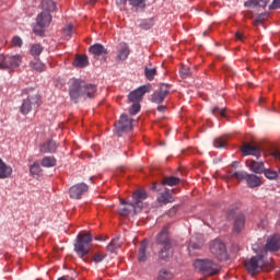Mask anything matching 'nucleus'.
Listing matches in <instances>:
<instances>
[{
	"label": "nucleus",
	"mask_w": 280,
	"mask_h": 280,
	"mask_svg": "<svg viewBox=\"0 0 280 280\" xmlns=\"http://www.w3.org/2000/svg\"><path fill=\"white\" fill-rule=\"evenodd\" d=\"M70 100L78 104L80 97L93 100L97 95V86L95 84L86 83L85 81L74 79L69 86Z\"/></svg>",
	"instance_id": "1"
},
{
	"label": "nucleus",
	"mask_w": 280,
	"mask_h": 280,
	"mask_svg": "<svg viewBox=\"0 0 280 280\" xmlns=\"http://www.w3.org/2000/svg\"><path fill=\"white\" fill-rule=\"evenodd\" d=\"M245 268L249 275L255 277L259 272H270L275 269V266L270 262H265L264 255H257L245 261Z\"/></svg>",
	"instance_id": "2"
},
{
	"label": "nucleus",
	"mask_w": 280,
	"mask_h": 280,
	"mask_svg": "<svg viewBox=\"0 0 280 280\" xmlns=\"http://www.w3.org/2000/svg\"><path fill=\"white\" fill-rule=\"evenodd\" d=\"M192 266L203 277H213V275H218L222 270V267L210 258L196 259Z\"/></svg>",
	"instance_id": "3"
},
{
	"label": "nucleus",
	"mask_w": 280,
	"mask_h": 280,
	"mask_svg": "<svg viewBox=\"0 0 280 280\" xmlns=\"http://www.w3.org/2000/svg\"><path fill=\"white\" fill-rule=\"evenodd\" d=\"M92 242L93 236H91V233L81 232L78 234L74 242V253H77L78 257L82 259V257H86V255H89Z\"/></svg>",
	"instance_id": "4"
},
{
	"label": "nucleus",
	"mask_w": 280,
	"mask_h": 280,
	"mask_svg": "<svg viewBox=\"0 0 280 280\" xmlns=\"http://www.w3.org/2000/svg\"><path fill=\"white\" fill-rule=\"evenodd\" d=\"M23 62L21 55H3L0 54V69H19Z\"/></svg>",
	"instance_id": "5"
},
{
	"label": "nucleus",
	"mask_w": 280,
	"mask_h": 280,
	"mask_svg": "<svg viewBox=\"0 0 280 280\" xmlns=\"http://www.w3.org/2000/svg\"><path fill=\"white\" fill-rule=\"evenodd\" d=\"M38 106H40V96H38L36 93H33L23 100L20 112L22 115H28V113H32V110H35V108H38Z\"/></svg>",
	"instance_id": "6"
},
{
	"label": "nucleus",
	"mask_w": 280,
	"mask_h": 280,
	"mask_svg": "<svg viewBox=\"0 0 280 280\" xmlns=\"http://www.w3.org/2000/svg\"><path fill=\"white\" fill-rule=\"evenodd\" d=\"M210 253L219 259V261H224L228 259L226 246L220 240H214L210 243Z\"/></svg>",
	"instance_id": "7"
},
{
	"label": "nucleus",
	"mask_w": 280,
	"mask_h": 280,
	"mask_svg": "<svg viewBox=\"0 0 280 280\" xmlns=\"http://www.w3.org/2000/svg\"><path fill=\"white\" fill-rule=\"evenodd\" d=\"M150 91H152V84L148 83L145 85H141L129 93L128 100L131 103L140 104L141 100H143V95H145V93H150Z\"/></svg>",
	"instance_id": "8"
},
{
	"label": "nucleus",
	"mask_w": 280,
	"mask_h": 280,
	"mask_svg": "<svg viewBox=\"0 0 280 280\" xmlns=\"http://www.w3.org/2000/svg\"><path fill=\"white\" fill-rule=\"evenodd\" d=\"M170 84L162 83L158 91L153 92L151 95V102L153 104H163L165 102V97L170 95Z\"/></svg>",
	"instance_id": "9"
},
{
	"label": "nucleus",
	"mask_w": 280,
	"mask_h": 280,
	"mask_svg": "<svg viewBox=\"0 0 280 280\" xmlns=\"http://www.w3.org/2000/svg\"><path fill=\"white\" fill-rule=\"evenodd\" d=\"M132 121H135L132 118L128 117L126 114H122L115 125L117 133L130 132V130L133 128Z\"/></svg>",
	"instance_id": "10"
},
{
	"label": "nucleus",
	"mask_w": 280,
	"mask_h": 280,
	"mask_svg": "<svg viewBox=\"0 0 280 280\" xmlns=\"http://www.w3.org/2000/svg\"><path fill=\"white\" fill-rule=\"evenodd\" d=\"M88 191H89V185L84 183H79L70 187L69 195H70V198H72L73 200H80V198H82L84 194H86Z\"/></svg>",
	"instance_id": "11"
},
{
	"label": "nucleus",
	"mask_w": 280,
	"mask_h": 280,
	"mask_svg": "<svg viewBox=\"0 0 280 280\" xmlns=\"http://www.w3.org/2000/svg\"><path fill=\"white\" fill-rule=\"evenodd\" d=\"M156 244L160 246H172V238H170V225H165L155 237Z\"/></svg>",
	"instance_id": "12"
},
{
	"label": "nucleus",
	"mask_w": 280,
	"mask_h": 280,
	"mask_svg": "<svg viewBox=\"0 0 280 280\" xmlns=\"http://www.w3.org/2000/svg\"><path fill=\"white\" fill-rule=\"evenodd\" d=\"M244 156H259L261 155V148L259 145H253L250 143H244L241 148Z\"/></svg>",
	"instance_id": "13"
},
{
	"label": "nucleus",
	"mask_w": 280,
	"mask_h": 280,
	"mask_svg": "<svg viewBox=\"0 0 280 280\" xmlns=\"http://www.w3.org/2000/svg\"><path fill=\"white\" fill-rule=\"evenodd\" d=\"M266 250L269 253H277L280 250V235L279 234H273L267 240Z\"/></svg>",
	"instance_id": "14"
},
{
	"label": "nucleus",
	"mask_w": 280,
	"mask_h": 280,
	"mask_svg": "<svg viewBox=\"0 0 280 280\" xmlns=\"http://www.w3.org/2000/svg\"><path fill=\"white\" fill-rule=\"evenodd\" d=\"M150 258V252H148V240H143L140 243V247L138 249V261L140 264H145Z\"/></svg>",
	"instance_id": "15"
},
{
	"label": "nucleus",
	"mask_w": 280,
	"mask_h": 280,
	"mask_svg": "<svg viewBox=\"0 0 280 280\" xmlns=\"http://www.w3.org/2000/svg\"><path fill=\"white\" fill-rule=\"evenodd\" d=\"M57 150L58 143L54 140H48L39 147V152H42V154H54Z\"/></svg>",
	"instance_id": "16"
},
{
	"label": "nucleus",
	"mask_w": 280,
	"mask_h": 280,
	"mask_svg": "<svg viewBox=\"0 0 280 280\" xmlns=\"http://www.w3.org/2000/svg\"><path fill=\"white\" fill-rule=\"evenodd\" d=\"M246 228V215L244 213L236 214L233 224L234 233H242L243 229Z\"/></svg>",
	"instance_id": "17"
},
{
	"label": "nucleus",
	"mask_w": 280,
	"mask_h": 280,
	"mask_svg": "<svg viewBox=\"0 0 280 280\" xmlns=\"http://www.w3.org/2000/svg\"><path fill=\"white\" fill-rule=\"evenodd\" d=\"M36 23L38 27H49L51 25V13L43 11L37 15Z\"/></svg>",
	"instance_id": "18"
},
{
	"label": "nucleus",
	"mask_w": 280,
	"mask_h": 280,
	"mask_svg": "<svg viewBox=\"0 0 280 280\" xmlns=\"http://www.w3.org/2000/svg\"><path fill=\"white\" fill-rule=\"evenodd\" d=\"M247 167L250 170V172H254V174H264L266 170L264 162H257L255 160L249 161Z\"/></svg>",
	"instance_id": "19"
},
{
	"label": "nucleus",
	"mask_w": 280,
	"mask_h": 280,
	"mask_svg": "<svg viewBox=\"0 0 280 280\" xmlns=\"http://www.w3.org/2000/svg\"><path fill=\"white\" fill-rule=\"evenodd\" d=\"M132 198L135 200L133 205H136V211H137V209H141V202H143V200L148 198V194L145 192V190H136L132 194Z\"/></svg>",
	"instance_id": "20"
},
{
	"label": "nucleus",
	"mask_w": 280,
	"mask_h": 280,
	"mask_svg": "<svg viewBox=\"0 0 280 280\" xmlns=\"http://www.w3.org/2000/svg\"><path fill=\"white\" fill-rule=\"evenodd\" d=\"M173 255L174 250L172 249V245H162V248L159 252V259L167 261Z\"/></svg>",
	"instance_id": "21"
},
{
	"label": "nucleus",
	"mask_w": 280,
	"mask_h": 280,
	"mask_svg": "<svg viewBox=\"0 0 280 280\" xmlns=\"http://www.w3.org/2000/svg\"><path fill=\"white\" fill-rule=\"evenodd\" d=\"M245 180L250 189H255V187H261V178L255 174L247 173V177Z\"/></svg>",
	"instance_id": "22"
},
{
	"label": "nucleus",
	"mask_w": 280,
	"mask_h": 280,
	"mask_svg": "<svg viewBox=\"0 0 280 280\" xmlns=\"http://www.w3.org/2000/svg\"><path fill=\"white\" fill-rule=\"evenodd\" d=\"M117 49H118V55H117L118 60H127L128 56H130V48H128V44L120 43Z\"/></svg>",
	"instance_id": "23"
},
{
	"label": "nucleus",
	"mask_w": 280,
	"mask_h": 280,
	"mask_svg": "<svg viewBox=\"0 0 280 280\" xmlns=\"http://www.w3.org/2000/svg\"><path fill=\"white\" fill-rule=\"evenodd\" d=\"M72 65L78 69H84V67H89V57L86 55H77Z\"/></svg>",
	"instance_id": "24"
},
{
	"label": "nucleus",
	"mask_w": 280,
	"mask_h": 280,
	"mask_svg": "<svg viewBox=\"0 0 280 280\" xmlns=\"http://www.w3.org/2000/svg\"><path fill=\"white\" fill-rule=\"evenodd\" d=\"M10 176H12V166L5 164V162L0 159V178H10Z\"/></svg>",
	"instance_id": "25"
},
{
	"label": "nucleus",
	"mask_w": 280,
	"mask_h": 280,
	"mask_svg": "<svg viewBox=\"0 0 280 280\" xmlns=\"http://www.w3.org/2000/svg\"><path fill=\"white\" fill-rule=\"evenodd\" d=\"M90 54L93 56H102L106 55V48L102 44H94L93 46L90 47Z\"/></svg>",
	"instance_id": "26"
},
{
	"label": "nucleus",
	"mask_w": 280,
	"mask_h": 280,
	"mask_svg": "<svg viewBox=\"0 0 280 280\" xmlns=\"http://www.w3.org/2000/svg\"><path fill=\"white\" fill-rule=\"evenodd\" d=\"M42 8L44 12H55L56 11V2L54 0H42Z\"/></svg>",
	"instance_id": "27"
},
{
	"label": "nucleus",
	"mask_w": 280,
	"mask_h": 280,
	"mask_svg": "<svg viewBox=\"0 0 280 280\" xmlns=\"http://www.w3.org/2000/svg\"><path fill=\"white\" fill-rule=\"evenodd\" d=\"M244 5L246 8H250V7L257 8V5L259 8H266V5H268V0H248L244 3Z\"/></svg>",
	"instance_id": "28"
},
{
	"label": "nucleus",
	"mask_w": 280,
	"mask_h": 280,
	"mask_svg": "<svg viewBox=\"0 0 280 280\" xmlns=\"http://www.w3.org/2000/svg\"><path fill=\"white\" fill-rule=\"evenodd\" d=\"M158 202H162V205H168V202H174V197L170 194V191H164L158 197Z\"/></svg>",
	"instance_id": "29"
},
{
	"label": "nucleus",
	"mask_w": 280,
	"mask_h": 280,
	"mask_svg": "<svg viewBox=\"0 0 280 280\" xmlns=\"http://www.w3.org/2000/svg\"><path fill=\"white\" fill-rule=\"evenodd\" d=\"M226 145H229V140L226 139V136L219 137L213 140L214 148L222 149V148H226Z\"/></svg>",
	"instance_id": "30"
},
{
	"label": "nucleus",
	"mask_w": 280,
	"mask_h": 280,
	"mask_svg": "<svg viewBox=\"0 0 280 280\" xmlns=\"http://www.w3.org/2000/svg\"><path fill=\"white\" fill-rule=\"evenodd\" d=\"M43 46L40 44H32L30 48L31 56H34V58H38L40 54H43Z\"/></svg>",
	"instance_id": "31"
},
{
	"label": "nucleus",
	"mask_w": 280,
	"mask_h": 280,
	"mask_svg": "<svg viewBox=\"0 0 280 280\" xmlns=\"http://www.w3.org/2000/svg\"><path fill=\"white\" fill-rule=\"evenodd\" d=\"M42 167H56V158L44 156L42 159Z\"/></svg>",
	"instance_id": "32"
},
{
	"label": "nucleus",
	"mask_w": 280,
	"mask_h": 280,
	"mask_svg": "<svg viewBox=\"0 0 280 280\" xmlns=\"http://www.w3.org/2000/svg\"><path fill=\"white\" fill-rule=\"evenodd\" d=\"M180 183V178L171 176V177H165L162 180V185H167L168 187H175V185H178Z\"/></svg>",
	"instance_id": "33"
},
{
	"label": "nucleus",
	"mask_w": 280,
	"mask_h": 280,
	"mask_svg": "<svg viewBox=\"0 0 280 280\" xmlns=\"http://www.w3.org/2000/svg\"><path fill=\"white\" fill-rule=\"evenodd\" d=\"M31 68L34 69V71H37L38 73H43V71H45L46 69V66L38 59H35L31 62Z\"/></svg>",
	"instance_id": "34"
},
{
	"label": "nucleus",
	"mask_w": 280,
	"mask_h": 280,
	"mask_svg": "<svg viewBox=\"0 0 280 280\" xmlns=\"http://www.w3.org/2000/svg\"><path fill=\"white\" fill-rule=\"evenodd\" d=\"M173 279H174V275L170 270L162 269L159 271L158 280H173Z\"/></svg>",
	"instance_id": "35"
},
{
	"label": "nucleus",
	"mask_w": 280,
	"mask_h": 280,
	"mask_svg": "<svg viewBox=\"0 0 280 280\" xmlns=\"http://www.w3.org/2000/svg\"><path fill=\"white\" fill-rule=\"evenodd\" d=\"M128 3L133 10H143L145 8V0H128Z\"/></svg>",
	"instance_id": "36"
},
{
	"label": "nucleus",
	"mask_w": 280,
	"mask_h": 280,
	"mask_svg": "<svg viewBox=\"0 0 280 280\" xmlns=\"http://www.w3.org/2000/svg\"><path fill=\"white\" fill-rule=\"evenodd\" d=\"M262 174L266 178H268V180H277V178L279 177V173H277V171H272L270 168H265Z\"/></svg>",
	"instance_id": "37"
},
{
	"label": "nucleus",
	"mask_w": 280,
	"mask_h": 280,
	"mask_svg": "<svg viewBox=\"0 0 280 280\" xmlns=\"http://www.w3.org/2000/svg\"><path fill=\"white\" fill-rule=\"evenodd\" d=\"M119 237H115L112 240V242L107 245V250L109 253H115L117 248H119Z\"/></svg>",
	"instance_id": "38"
},
{
	"label": "nucleus",
	"mask_w": 280,
	"mask_h": 280,
	"mask_svg": "<svg viewBox=\"0 0 280 280\" xmlns=\"http://www.w3.org/2000/svg\"><path fill=\"white\" fill-rule=\"evenodd\" d=\"M144 75L147 78V80H149L150 82H152V80H154V75H156V68H144Z\"/></svg>",
	"instance_id": "39"
},
{
	"label": "nucleus",
	"mask_w": 280,
	"mask_h": 280,
	"mask_svg": "<svg viewBox=\"0 0 280 280\" xmlns=\"http://www.w3.org/2000/svg\"><path fill=\"white\" fill-rule=\"evenodd\" d=\"M247 176H248L247 172H245V171H237V172H234L231 175V178H236V180H246Z\"/></svg>",
	"instance_id": "40"
},
{
	"label": "nucleus",
	"mask_w": 280,
	"mask_h": 280,
	"mask_svg": "<svg viewBox=\"0 0 280 280\" xmlns=\"http://www.w3.org/2000/svg\"><path fill=\"white\" fill-rule=\"evenodd\" d=\"M179 73L180 78H183L184 80L187 78H191V70L187 66H182Z\"/></svg>",
	"instance_id": "41"
},
{
	"label": "nucleus",
	"mask_w": 280,
	"mask_h": 280,
	"mask_svg": "<svg viewBox=\"0 0 280 280\" xmlns=\"http://www.w3.org/2000/svg\"><path fill=\"white\" fill-rule=\"evenodd\" d=\"M153 26H154L153 20H144L140 24L141 30H151Z\"/></svg>",
	"instance_id": "42"
},
{
	"label": "nucleus",
	"mask_w": 280,
	"mask_h": 280,
	"mask_svg": "<svg viewBox=\"0 0 280 280\" xmlns=\"http://www.w3.org/2000/svg\"><path fill=\"white\" fill-rule=\"evenodd\" d=\"M30 172L31 174H33L34 176H38L42 172L40 170V165L38 163H33L32 166L30 167Z\"/></svg>",
	"instance_id": "43"
},
{
	"label": "nucleus",
	"mask_w": 280,
	"mask_h": 280,
	"mask_svg": "<svg viewBox=\"0 0 280 280\" xmlns=\"http://www.w3.org/2000/svg\"><path fill=\"white\" fill-rule=\"evenodd\" d=\"M141 110V104L140 103H132L131 107L129 108V115H137Z\"/></svg>",
	"instance_id": "44"
},
{
	"label": "nucleus",
	"mask_w": 280,
	"mask_h": 280,
	"mask_svg": "<svg viewBox=\"0 0 280 280\" xmlns=\"http://www.w3.org/2000/svg\"><path fill=\"white\" fill-rule=\"evenodd\" d=\"M212 115H220L221 117H226V109L220 108V107H214L212 108Z\"/></svg>",
	"instance_id": "45"
},
{
	"label": "nucleus",
	"mask_w": 280,
	"mask_h": 280,
	"mask_svg": "<svg viewBox=\"0 0 280 280\" xmlns=\"http://www.w3.org/2000/svg\"><path fill=\"white\" fill-rule=\"evenodd\" d=\"M106 257V255L102 254V253H96L93 256V262L94 264H102V261H104V258Z\"/></svg>",
	"instance_id": "46"
},
{
	"label": "nucleus",
	"mask_w": 280,
	"mask_h": 280,
	"mask_svg": "<svg viewBox=\"0 0 280 280\" xmlns=\"http://www.w3.org/2000/svg\"><path fill=\"white\" fill-rule=\"evenodd\" d=\"M130 211H132V209H130V206H125L122 208H119L118 213L120 215H130Z\"/></svg>",
	"instance_id": "47"
},
{
	"label": "nucleus",
	"mask_w": 280,
	"mask_h": 280,
	"mask_svg": "<svg viewBox=\"0 0 280 280\" xmlns=\"http://www.w3.org/2000/svg\"><path fill=\"white\" fill-rule=\"evenodd\" d=\"M200 248H202V244L200 243H194V241H190L189 245H188V250H200Z\"/></svg>",
	"instance_id": "48"
},
{
	"label": "nucleus",
	"mask_w": 280,
	"mask_h": 280,
	"mask_svg": "<svg viewBox=\"0 0 280 280\" xmlns=\"http://www.w3.org/2000/svg\"><path fill=\"white\" fill-rule=\"evenodd\" d=\"M12 43L14 47H23V39L20 36H14Z\"/></svg>",
	"instance_id": "49"
},
{
	"label": "nucleus",
	"mask_w": 280,
	"mask_h": 280,
	"mask_svg": "<svg viewBox=\"0 0 280 280\" xmlns=\"http://www.w3.org/2000/svg\"><path fill=\"white\" fill-rule=\"evenodd\" d=\"M235 213H237V208H230L226 212L228 219L233 220L235 218Z\"/></svg>",
	"instance_id": "50"
},
{
	"label": "nucleus",
	"mask_w": 280,
	"mask_h": 280,
	"mask_svg": "<svg viewBox=\"0 0 280 280\" xmlns=\"http://www.w3.org/2000/svg\"><path fill=\"white\" fill-rule=\"evenodd\" d=\"M115 3L119 10H126V4L128 3V0H115Z\"/></svg>",
	"instance_id": "51"
},
{
	"label": "nucleus",
	"mask_w": 280,
	"mask_h": 280,
	"mask_svg": "<svg viewBox=\"0 0 280 280\" xmlns=\"http://www.w3.org/2000/svg\"><path fill=\"white\" fill-rule=\"evenodd\" d=\"M266 21V14H260L257 16V19L254 22V25H261Z\"/></svg>",
	"instance_id": "52"
},
{
	"label": "nucleus",
	"mask_w": 280,
	"mask_h": 280,
	"mask_svg": "<svg viewBox=\"0 0 280 280\" xmlns=\"http://www.w3.org/2000/svg\"><path fill=\"white\" fill-rule=\"evenodd\" d=\"M63 33L66 34V36H71V34H73V25L69 24L63 27Z\"/></svg>",
	"instance_id": "53"
},
{
	"label": "nucleus",
	"mask_w": 280,
	"mask_h": 280,
	"mask_svg": "<svg viewBox=\"0 0 280 280\" xmlns=\"http://www.w3.org/2000/svg\"><path fill=\"white\" fill-rule=\"evenodd\" d=\"M120 205H126L127 207H130L131 209H133L135 211H137V206L132 202H127L126 200L124 199H120Z\"/></svg>",
	"instance_id": "54"
},
{
	"label": "nucleus",
	"mask_w": 280,
	"mask_h": 280,
	"mask_svg": "<svg viewBox=\"0 0 280 280\" xmlns=\"http://www.w3.org/2000/svg\"><path fill=\"white\" fill-rule=\"evenodd\" d=\"M269 8H270V10H279V8H280V0H273Z\"/></svg>",
	"instance_id": "55"
},
{
	"label": "nucleus",
	"mask_w": 280,
	"mask_h": 280,
	"mask_svg": "<svg viewBox=\"0 0 280 280\" xmlns=\"http://www.w3.org/2000/svg\"><path fill=\"white\" fill-rule=\"evenodd\" d=\"M166 109H167V107L165 105L158 106L159 113H165Z\"/></svg>",
	"instance_id": "56"
},
{
	"label": "nucleus",
	"mask_w": 280,
	"mask_h": 280,
	"mask_svg": "<svg viewBox=\"0 0 280 280\" xmlns=\"http://www.w3.org/2000/svg\"><path fill=\"white\" fill-rule=\"evenodd\" d=\"M235 36H236L237 40H243L244 39V35L242 33H240V32H237L235 34Z\"/></svg>",
	"instance_id": "57"
},
{
	"label": "nucleus",
	"mask_w": 280,
	"mask_h": 280,
	"mask_svg": "<svg viewBox=\"0 0 280 280\" xmlns=\"http://www.w3.org/2000/svg\"><path fill=\"white\" fill-rule=\"evenodd\" d=\"M152 190H153V191H156V183H153V185H152Z\"/></svg>",
	"instance_id": "58"
},
{
	"label": "nucleus",
	"mask_w": 280,
	"mask_h": 280,
	"mask_svg": "<svg viewBox=\"0 0 280 280\" xmlns=\"http://www.w3.org/2000/svg\"><path fill=\"white\" fill-rule=\"evenodd\" d=\"M95 240L102 242V237H95Z\"/></svg>",
	"instance_id": "59"
},
{
	"label": "nucleus",
	"mask_w": 280,
	"mask_h": 280,
	"mask_svg": "<svg viewBox=\"0 0 280 280\" xmlns=\"http://www.w3.org/2000/svg\"><path fill=\"white\" fill-rule=\"evenodd\" d=\"M203 36H207V32H203Z\"/></svg>",
	"instance_id": "60"
},
{
	"label": "nucleus",
	"mask_w": 280,
	"mask_h": 280,
	"mask_svg": "<svg viewBox=\"0 0 280 280\" xmlns=\"http://www.w3.org/2000/svg\"><path fill=\"white\" fill-rule=\"evenodd\" d=\"M95 0H90L91 3H93Z\"/></svg>",
	"instance_id": "61"
},
{
	"label": "nucleus",
	"mask_w": 280,
	"mask_h": 280,
	"mask_svg": "<svg viewBox=\"0 0 280 280\" xmlns=\"http://www.w3.org/2000/svg\"><path fill=\"white\" fill-rule=\"evenodd\" d=\"M228 71H231V69H230V68H228Z\"/></svg>",
	"instance_id": "62"
},
{
	"label": "nucleus",
	"mask_w": 280,
	"mask_h": 280,
	"mask_svg": "<svg viewBox=\"0 0 280 280\" xmlns=\"http://www.w3.org/2000/svg\"><path fill=\"white\" fill-rule=\"evenodd\" d=\"M90 180H93V177H91Z\"/></svg>",
	"instance_id": "63"
}]
</instances>
